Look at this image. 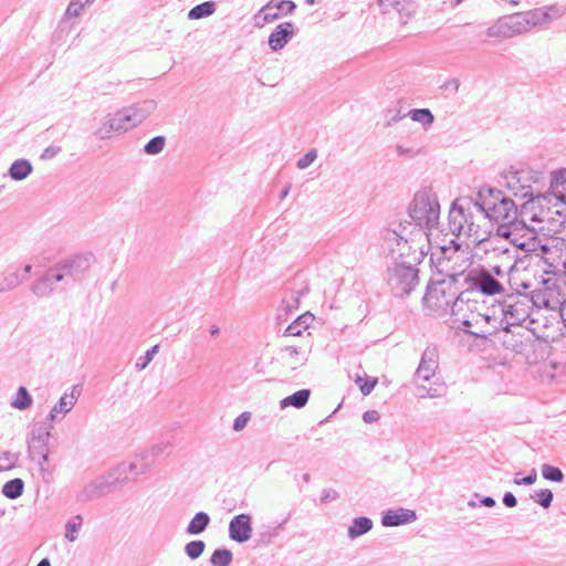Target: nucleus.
<instances>
[{
	"instance_id": "f257e3e1",
	"label": "nucleus",
	"mask_w": 566,
	"mask_h": 566,
	"mask_svg": "<svg viewBox=\"0 0 566 566\" xmlns=\"http://www.w3.org/2000/svg\"><path fill=\"white\" fill-rule=\"evenodd\" d=\"M94 261L92 253H76L62 259L43 271L35 272L31 292L38 297H49L81 282Z\"/></svg>"
},
{
	"instance_id": "f03ea898",
	"label": "nucleus",
	"mask_w": 566,
	"mask_h": 566,
	"mask_svg": "<svg viewBox=\"0 0 566 566\" xmlns=\"http://www.w3.org/2000/svg\"><path fill=\"white\" fill-rule=\"evenodd\" d=\"M566 12V4L555 3L543 8L513 13L500 18L486 30L489 38H511L527 32L534 27H543Z\"/></svg>"
},
{
	"instance_id": "7ed1b4c3",
	"label": "nucleus",
	"mask_w": 566,
	"mask_h": 566,
	"mask_svg": "<svg viewBox=\"0 0 566 566\" xmlns=\"http://www.w3.org/2000/svg\"><path fill=\"white\" fill-rule=\"evenodd\" d=\"M499 185L506 188L513 196L526 199L524 207L532 205L538 207L544 214L543 199L546 178L542 171L528 167H511L500 175Z\"/></svg>"
},
{
	"instance_id": "20e7f679",
	"label": "nucleus",
	"mask_w": 566,
	"mask_h": 566,
	"mask_svg": "<svg viewBox=\"0 0 566 566\" xmlns=\"http://www.w3.org/2000/svg\"><path fill=\"white\" fill-rule=\"evenodd\" d=\"M473 206L483 213L484 218L495 223L496 229L509 228L520 220L517 205L497 188L482 186Z\"/></svg>"
},
{
	"instance_id": "39448f33",
	"label": "nucleus",
	"mask_w": 566,
	"mask_h": 566,
	"mask_svg": "<svg viewBox=\"0 0 566 566\" xmlns=\"http://www.w3.org/2000/svg\"><path fill=\"white\" fill-rule=\"evenodd\" d=\"M463 273V270L450 272L447 274L448 279L428 285L423 296L424 305L434 312H450L452 315H455L464 303L463 296L465 292L459 293L458 290H453L452 286L458 283L459 277H461Z\"/></svg>"
},
{
	"instance_id": "423d86ee",
	"label": "nucleus",
	"mask_w": 566,
	"mask_h": 566,
	"mask_svg": "<svg viewBox=\"0 0 566 566\" xmlns=\"http://www.w3.org/2000/svg\"><path fill=\"white\" fill-rule=\"evenodd\" d=\"M408 216L413 229L418 228V233L428 235L427 231L439 223L440 206L436 195L428 188L417 191L408 207Z\"/></svg>"
},
{
	"instance_id": "0eeeda50",
	"label": "nucleus",
	"mask_w": 566,
	"mask_h": 566,
	"mask_svg": "<svg viewBox=\"0 0 566 566\" xmlns=\"http://www.w3.org/2000/svg\"><path fill=\"white\" fill-rule=\"evenodd\" d=\"M496 234L507 240L516 249L526 253L542 252L546 254L549 249L543 243L534 228L528 227L524 220H518L509 228L496 229Z\"/></svg>"
},
{
	"instance_id": "6e6552de",
	"label": "nucleus",
	"mask_w": 566,
	"mask_h": 566,
	"mask_svg": "<svg viewBox=\"0 0 566 566\" xmlns=\"http://www.w3.org/2000/svg\"><path fill=\"white\" fill-rule=\"evenodd\" d=\"M126 468L134 471L136 464L123 462L106 474L92 480L76 494V501L88 502L105 495L114 484L125 482V478H122V470L126 471Z\"/></svg>"
},
{
	"instance_id": "1a4fd4ad",
	"label": "nucleus",
	"mask_w": 566,
	"mask_h": 566,
	"mask_svg": "<svg viewBox=\"0 0 566 566\" xmlns=\"http://www.w3.org/2000/svg\"><path fill=\"white\" fill-rule=\"evenodd\" d=\"M419 271L406 262L397 263L388 269L387 282L397 297L409 295L419 284Z\"/></svg>"
},
{
	"instance_id": "9d476101",
	"label": "nucleus",
	"mask_w": 566,
	"mask_h": 566,
	"mask_svg": "<svg viewBox=\"0 0 566 566\" xmlns=\"http://www.w3.org/2000/svg\"><path fill=\"white\" fill-rule=\"evenodd\" d=\"M461 277L468 284L465 292L476 291L490 296L504 292L503 284L486 269L465 272Z\"/></svg>"
},
{
	"instance_id": "9b49d317",
	"label": "nucleus",
	"mask_w": 566,
	"mask_h": 566,
	"mask_svg": "<svg viewBox=\"0 0 566 566\" xmlns=\"http://www.w3.org/2000/svg\"><path fill=\"white\" fill-rule=\"evenodd\" d=\"M469 244H465V250L462 249V243L458 242L454 239L450 240L449 245H442L440 247V258L438 259L439 265L446 269L447 271L452 270L457 271L455 269H450L449 263L458 261H461V264L459 265L461 269L465 272V270L470 266L471 261L469 256Z\"/></svg>"
},
{
	"instance_id": "f8f14e48",
	"label": "nucleus",
	"mask_w": 566,
	"mask_h": 566,
	"mask_svg": "<svg viewBox=\"0 0 566 566\" xmlns=\"http://www.w3.org/2000/svg\"><path fill=\"white\" fill-rule=\"evenodd\" d=\"M503 324L502 318H497L494 314H476L473 315V329H464L465 334L474 338L486 339L497 333Z\"/></svg>"
},
{
	"instance_id": "ddd939ff",
	"label": "nucleus",
	"mask_w": 566,
	"mask_h": 566,
	"mask_svg": "<svg viewBox=\"0 0 566 566\" xmlns=\"http://www.w3.org/2000/svg\"><path fill=\"white\" fill-rule=\"evenodd\" d=\"M295 8V2H266L253 17L254 27L263 28L266 23L279 19L283 14H291Z\"/></svg>"
},
{
	"instance_id": "4468645a",
	"label": "nucleus",
	"mask_w": 566,
	"mask_h": 566,
	"mask_svg": "<svg viewBox=\"0 0 566 566\" xmlns=\"http://www.w3.org/2000/svg\"><path fill=\"white\" fill-rule=\"evenodd\" d=\"M251 535L252 516L245 513L233 516L229 523V537L239 544H243L251 538Z\"/></svg>"
},
{
	"instance_id": "2eb2a0df",
	"label": "nucleus",
	"mask_w": 566,
	"mask_h": 566,
	"mask_svg": "<svg viewBox=\"0 0 566 566\" xmlns=\"http://www.w3.org/2000/svg\"><path fill=\"white\" fill-rule=\"evenodd\" d=\"M543 208L554 200L566 205V169L555 171L549 181V191H544Z\"/></svg>"
},
{
	"instance_id": "dca6fc26",
	"label": "nucleus",
	"mask_w": 566,
	"mask_h": 566,
	"mask_svg": "<svg viewBox=\"0 0 566 566\" xmlns=\"http://www.w3.org/2000/svg\"><path fill=\"white\" fill-rule=\"evenodd\" d=\"M411 226V222L403 220L400 221L397 228H388L382 230L381 238L387 245L390 254H396V248L400 247L403 242V248H407V229Z\"/></svg>"
},
{
	"instance_id": "f3484780",
	"label": "nucleus",
	"mask_w": 566,
	"mask_h": 566,
	"mask_svg": "<svg viewBox=\"0 0 566 566\" xmlns=\"http://www.w3.org/2000/svg\"><path fill=\"white\" fill-rule=\"evenodd\" d=\"M90 2H69V7L64 13L63 19L59 23L57 30L53 35V41L59 42L62 40L63 35H67L73 27L74 22H71L73 19L80 17L84 11L85 4Z\"/></svg>"
},
{
	"instance_id": "a211bd4d",
	"label": "nucleus",
	"mask_w": 566,
	"mask_h": 566,
	"mask_svg": "<svg viewBox=\"0 0 566 566\" xmlns=\"http://www.w3.org/2000/svg\"><path fill=\"white\" fill-rule=\"evenodd\" d=\"M51 424L46 423H38L33 427L31 432V442L29 443V450L31 453H33V449H35V443L40 444L41 450V460L39 463L42 465L44 462H48L49 460V451L46 448L49 438L51 436Z\"/></svg>"
},
{
	"instance_id": "6ab92c4d",
	"label": "nucleus",
	"mask_w": 566,
	"mask_h": 566,
	"mask_svg": "<svg viewBox=\"0 0 566 566\" xmlns=\"http://www.w3.org/2000/svg\"><path fill=\"white\" fill-rule=\"evenodd\" d=\"M417 520L413 510L399 507L396 510H387L381 515V525L385 527H395L412 523Z\"/></svg>"
},
{
	"instance_id": "aec40b11",
	"label": "nucleus",
	"mask_w": 566,
	"mask_h": 566,
	"mask_svg": "<svg viewBox=\"0 0 566 566\" xmlns=\"http://www.w3.org/2000/svg\"><path fill=\"white\" fill-rule=\"evenodd\" d=\"M294 33L295 29L292 22L280 23L269 36L270 48L274 52L282 50L293 38Z\"/></svg>"
},
{
	"instance_id": "412c9836",
	"label": "nucleus",
	"mask_w": 566,
	"mask_h": 566,
	"mask_svg": "<svg viewBox=\"0 0 566 566\" xmlns=\"http://www.w3.org/2000/svg\"><path fill=\"white\" fill-rule=\"evenodd\" d=\"M156 106L157 105L154 99H145L143 102L136 103L129 107L124 108L128 115L125 118H128L130 125L135 127L145 120L156 109Z\"/></svg>"
},
{
	"instance_id": "4be33fe9",
	"label": "nucleus",
	"mask_w": 566,
	"mask_h": 566,
	"mask_svg": "<svg viewBox=\"0 0 566 566\" xmlns=\"http://www.w3.org/2000/svg\"><path fill=\"white\" fill-rule=\"evenodd\" d=\"M307 292L308 287L306 285L296 287V280L290 283L284 291L281 310H283L286 315L292 313L294 310H297L300 306L301 296Z\"/></svg>"
},
{
	"instance_id": "5701e85b",
	"label": "nucleus",
	"mask_w": 566,
	"mask_h": 566,
	"mask_svg": "<svg viewBox=\"0 0 566 566\" xmlns=\"http://www.w3.org/2000/svg\"><path fill=\"white\" fill-rule=\"evenodd\" d=\"M80 395L81 389L78 388V386H73L70 392L65 391L63 396L59 399V401L54 405V407L51 409L49 413V419L51 421H54L57 413H62L64 416L67 412H70L74 405L76 403Z\"/></svg>"
},
{
	"instance_id": "b1692460",
	"label": "nucleus",
	"mask_w": 566,
	"mask_h": 566,
	"mask_svg": "<svg viewBox=\"0 0 566 566\" xmlns=\"http://www.w3.org/2000/svg\"><path fill=\"white\" fill-rule=\"evenodd\" d=\"M449 230L450 232L459 237L464 234L465 223V208L462 205L453 203L449 211Z\"/></svg>"
},
{
	"instance_id": "393cba45",
	"label": "nucleus",
	"mask_w": 566,
	"mask_h": 566,
	"mask_svg": "<svg viewBox=\"0 0 566 566\" xmlns=\"http://www.w3.org/2000/svg\"><path fill=\"white\" fill-rule=\"evenodd\" d=\"M211 522V518L208 513L206 512H198L195 514V516L190 520L186 527V533L189 535H200L203 533L207 527L209 526Z\"/></svg>"
},
{
	"instance_id": "a878e982",
	"label": "nucleus",
	"mask_w": 566,
	"mask_h": 566,
	"mask_svg": "<svg viewBox=\"0 0 566 566\" xmlns=\"http://www.w3.org/2000/svg\"><path fill=\"white\" fill-rule=\"evenodd\" d=\"M310 396H311L310 389H300V390L293 392L292 395L283 398L280 401V407L283 409V408L292 406L294 408L301 409V408L305 407V405L307 403V401L310 399Z\"/></svg>"
},
{
	"instance_id": "bb28decb",
	"label": "nucleus",
	"mask_w": 566,
	"mask_h": 566,
	"mask_svg": "<svg viewBox=\"0 0 566 566\" xmlns=\"http://www.w3.org/2000/svg\"><path fill=\"white\" fill-rule=\"evenodd\" d=\"M32 170L33 168L31 163L28 159L21 158L11 164L8 174L11 179L20 181L25 179Z\"/></svg>"
},
{
	"instance_id": "cd10ccee",
	"label": "nucleus",
	"mask_w": 566,
	"mask_h": 566,
	"mask_svg": "<svg viewBox=\"0 0 566 566\" xmlns=\"http://www.w3.org/2000/svg\"><path fill=\"white\" fill-rule=\"evenodd\" d=\"M373 528V521L366 516L355 517L352 522V525L348 527V536L354 539L366 533H368Z\"/></svg>"
},
{
	"instance_id": "c85d7f7f",
	"label": "nucleus",
	"mask_w": 566,
	"mask_h": 566,
	"mask_svg": "<svg viewBox=\"0 0 566 566\" xmlns=\"http://www.w3.org/2000/svg\"><path fill=\"white\" fill-rule=\"evenodd\" d=\"M438 368V363L436 358L430 357L429 360L421 359L416 373L415 378L417 381H429L432 376H434V371Z\"/></svg>"
},
{
	"instance_id": "c756f323",
	"label": "nucleus",
	"mask_w": 566,
	"mask_h": 566,
	"mask_svg": "<svg viewBox=\"0 0 566 566\" xmlns=\"http://www.w3.org/2000/svg\"><path fill=\"white\" fill-rule=\"evenodd\" d=\"M313 321L314 316L311 313L302 314L287 326L284 335L300 336L302 329H306Z\"/></svg>"
},
{
	"instance_id": "7c9ffc66",
	"label": "nucleus",
	"mask_w": 566,
	"mask_h": 566,
	"mask_svg": "<svg viewBox=\"0 0 566 566\" xmlns=\"http://www.w3.org/2000/svg\"><path fill=\"white\" fill-rule=\"evenodd\" d=\"M23 490L24 482L21 479L15 478L4 483L1 492L6 497L10 500H15L22 495Z\"/></svg>"
},
{
	"instance_id": "2f4dec72",
	"label": "nucleus",
	"mask_w": 566,
	"mask_h": 566,
	"mask_svg": "<svg viewBox=\"0 0 566 566\" xmlns=\"http://www.w3.org/2000/svg\"><path fill=\"white\" fill-rule=\"evenodd\" d=\"M33 399L24 386H20L17 390L14 399L11 401V407L18 410H27L32 406Z\"/></svg>"
},
{
	"instance_id": "473e14b6",
	"label": "nucleus",
	"mask_w": 566,
	"mask_h": 566,
	"mask_svg": "<svg viewBox=\"0 0 566 566\" xmlns=\"http://www.w3.org/2000/svg\"><path fill=\"white\" fill-rule=\"evenodd\" d=\"M233 560V554L229 548H216L210 557L212 566H230Z\"/></svg>"
},
{
	"instance_id": "72a5a7b5",
	"label": "nucleus",
	"mask_w": 566,
	"mask_h": 566,
	"mask_svg": "<svg viewBox=\"0 0 566 566\" xmlns=\"http://www.w3.org/2000/svg\"><path fill=\"white\" fill-rule=\"evenodd\" d=\"M216 11V2H200L188 12L190 20H198L213 14Z\"/></svg>"
},
{
	"instance_id": "f704fd0d",
	"label": "nucleus",
	"mask_w": 566,
	"mask_h": 566,
	"mask_svg": "<svg viewBox=\"0 0 566 566\" xmlns=\"http://www.w3.org/2000/svg\"><path fill=\"white\" fill-rule=\"evenodd\" d=\"M408 115L413 122L421 123L424 128L434 122V116L429 108H413L409 111Z\"/></svg>"
},
{
	"instance_id": "c9c22d12",
	"label": "nucleus",
	"mask_w": 566,
	"mask_h": 566,
	"mask_svg": "<svg viewBox=\"0 0 566 566\" xmlns=\"http://www.w3.org/2000/svg\"><path fill=\"white\" fill-rule=\"evenodd\" d=\"M82 524L83 517L81 515H75L69 520L65 524V538L70 542H75Z\"/></svg>"
},
{
	"instance_id": "e433bc0d",
	"label": "nucleus",
	"mask_w": 566,
	"mask_h": 566,
	"mask_svg": "<svg viewBox=\"0 0 566 566\" xmlns=\"http://www.w3.org/2000/svg\"><path fill=\"white\" fill-rule=\"evenodd\" d=\"M541 471L543 478L552 482L562 483L565 479L563 471L559 468L552 464H543Z\"/></svg>"
},
{
	"instance_id": "4c0bfd02",
	"label": "nucleus",
	"mask_w": 566,
	"mask_h": 566,
	"mask_svg": "<svg viewBox=\"0 0 566 566\" xmlns=\"http://www.w3.org/2000/svg\"><path fill=\"white\" fill-rule=\"evenodd\" d=\"M127 116V112H125L123 108L122 111H118L114 117L108 118L111 123H114V126L116 127L115 133H124L134 127L130 125V122H128V118H124Z\"/></svg>"
},
{
	"instance_id": "58836bf2",
	"label": "nucleus",
	"mask_w": 566,
	"mask_h": 566,
	"mask_svg": "<svg viewBox=\"0 0 566 566\" xmlns=\"http://www.w3.org/2000/svg\"><path fill=\"white\" fill-rule=\"evenodd\" d=\"M206 544L201 539H195L185 545V553L190 559L199 558L205 552Z\"/></svg>"
},
{
	"instance_id": "ea45409f",
	"label": "nucleus",
	"mask_w": 566,
	"mask_h": 566,
	"mask_svg": "<svg viewBox=\"0 0 566 566\" xmlns=\"http://www.w3.org/2000/svg\"><path fill=\"white\" fill-rule=\"evenodd\" d=\"M165 144L166 138L164 136H156L146 143L144 151L147 155H157L164 149Z\"/></svg>"
},
{
	"instance_id": "a19ab883",
	"label": "nucleus",
	"mask_w": 566,
	"mask_h": 566,
	"mask_svg": "<svg viewBox=\"0 0 566 566\" xmlns=\"http://www.w3.org/2000/svg\"><path fill=\"white\" fill-rule=\"evenodd\" d=\"M158 350H159V344L150 347L143 356H140L136 360L135 368L138 371L145 369L150 364V361L154 359V357L158 353Z\"/></svg>"
},
{
	"instance_id": "79ce46f5",
	"label": "nucleus",
	"mask_w": 566,
	"mask_h": 566,
	"mask_svg": "<svg viewBox=\"0 0 566 566\" xmlns=\"http://www.w3.org/2000/svg\"><path fill=\"white\" fill-rule=\"evenodd\" d=\"M532 497L538 503L543 509H548L552 505L554 494L549 489H542L535 492Z\"/></svg>"
},
{
	"instance_id": "37998d69",
	"label": "nucleus",
	"mask_w": 566,
	"mask_h": 566,
	"mask_svg": "<svg viewBox=\"0 0 566 566\" xmlns=\"http://www.w3.org/2000/svg\"><path fill=\"white\" fill-rule=\"evenodd\" d=\"M18 285H20V282L15 271L10 272L0 280V293L13 290Z\"/></svg>"
},
{
	"instance_id": "c03bdc74",
	"label": "nucleus",
	"mask_w": 566,
	"mask_h": 566,
	"mask_svg": "<svg viewBox=\"0 0 566 566\" xmlns=\"http://www.w3.org/2000/svg\"><path fill=\"white\" fill-rule=\"evenodd\" d=\"M377 382H378L377 378L368 377L365 380H363V378L358 376L356 379V384H358L359 389L364 396H368L374 390Z\"/></svg>"
},
{
	"instance_id": "a18cd8bd",
	"label": "nucleus",
	"mask_w": 566,
	"mask_h": 566,
	"mask_svg": "<svg viewBox=\"0 0 566 566\" xmlns=\"http://www.w3.org/2000/svg\"><path fill=\"white\" fill-rule=\"evenodd\" d=\"M134 463L136 464V468L134 469V471H130L128 468H126V471L122 470V478H125V481L127 480L128 473H134L136 475L144 474L148 471L149 465H150L148 462H146L145 458H143L138 461H135Z\"/></svg>"
},
{
	"instance_id": "49530a36",
	"label": "nucleus",
	"mask_w": 566,
	"mask_h": 566,
	"mask_svg": "<svg viewBox=\"0 0 566 566\" xmlns=\"http://www.w3.org/2000/svg\"><path fill=\"white\" fill-rule=\"evenodd\" d=\"M317 158V151L316 149H310L303 157H301L297 163L296 167L298 169H306L308 166H311L314 160Z\"/></svg>"
},
{
	"instance_id": "de8ad7c7",
	"label": "nucleus",
	"mask_w": 566,
	"mask_h": 566,
	"mask_svg": "<svg viewBox=\"0 0 566 566\" xmlns=\"http://www.w3.org/2000/svg\"><path fill=\"white\" fill-rule=\"evenodd\" d=\"M479 230V226L474 222V217L469 209L465 208V223H464V234L471 237L475 234Z\"/></svg>"
},
{
	"instance_id": "09e8293b",
	"label": "nucleus",
	"mask_w": 566,
	"mask_h": 566,
	"mask_svg": "<svg viewBox=\"0 0 566 566\" xmlns=\"http://www.w3.org/2000/svg\"><path fill=\"white\" fill-rule=\"evenodd\" d=\"M0 461H4L3 463H0L1 470H10L14 468L15 462L18 461V454H14L10 451H4L2 453V457H0Z\"/></svg>"
},
{
	"instance_id": "8fccbe9b",
	"label": "nucleus",
	"mask_w": 566,
	"mask_h": 566,
	"mask_svg": "<svg viewBox=\"0 0 566 566\" xmlns=\"http://www.w3.org/2000/svg\"><path fill=\"white\" fill-rule=\"evenodd\" d=\"M116 127L114 126V123H111L109 119L105 120L103 126L95 133V135L99 139H106L112 136L113 133H115Z\"/></svg>"
},
{
	"instance_id": "3c124183",
	"label": "nucleus",
	"mask_w": 566,
	"mask_h": 566,
	"mask_svg": "<svg viewBox=\"0 0 566 566\" xmlns=\"http://www.w3.org/2000/svg\"><path fill=\"white\" fill-rule=\"evenodd\" d=\"M536 479H537V473L536 471L533 469L531 470V472L524 476V478H518L517 475L515 476L514 479V483L517 484V485H532L536 482Z\"/></svg>"
},
{
	"instance_id": "603ef678",
	"label": "nucleus",
	"mask_w": 566,
	"mask_h": 566,
	"mask_svg": "<svg viewBox=\"0 0 566 566\" xmlns=\"http://www.w3.org/2000/svg\"><path fill=\"white\" fill-rule=\"evenodd\" d=\"M250 420V413L249 412H242L240 416H238L233 421V430L234 431H241L245 428L248 424V421Z\"/></svg>"
},
{
	"instance_id": "864d4df0",
	"label": "nucleus",
	"mask_w": 566,
	"mask_h": 566,
	"mask_svg": "<svg viewBox=\"0 0 566 566\" xmlns=\"http://www.w3.org/2000/svg\"><path fill=\"white\" fill-rule=\"evenodd\" d=\"M339 497V493L333 489H324L321 496V502L323 504H327L329 502L336 501Z\"/></svg>"
},
{
	"instance_id": "5fc2aeb1",
	"label": "nucleus",
	"mask_w": 566,
	"mask_h": 566,
	"mask_svg": "<svg viewBox=\"0 0 566 566\" xmlns=\"http://www.w3.org/2000/svg\"><path fill=\"white\" fill-rule=\"evenodd\" d=\"M389 6H391L397 13L401 17L403 11H408L407 15L410 14V8L415 4V2H388Z\"/></svg>"
},
{
	"instance_id": "6e6d98bb",
	"label": "nucleus",
	"mask_w": 566,
	"mask_h": 566,
	"mask_svg": "<svg viewBox=\"0 0 566 566\" xmlns=\"http://www.w3.org/2000/svg\"><path fill=\"white\" fill-rule=\"evenodd\" d=\"M32 268L31 264H25L21 270H15L20 284L29 280Z\"/></svg>"
},
{
	"instance_id": "4d7b16f0",
	"label": "nucleus",
	"mask_w": 566,
	"mask_h": 566,
	"mask_svg": "<svg viewBox=\"0 0 566 566\" xmlns=\"http://www.w3.org/2000/svg\"><path fill=\"white\" fill-rule=\"evenodd\" d=\"M502 501L506 507H515L517 504L516 496L512 492H505Z\"/></svg>"
},
{
	"instance_id": "13d9d810",
	"label": "nucleus",
	"mask_w": 566,
	"mask_h": 566,
	"mask_svg": "<svg viewBox=\"0 0 566 566\" xmlns=\"http://www.w3.org/2000/svg\"><path fill=\"white\" fill-rule=\"evenodd\" d=\"M378 419H379V413L376 410H368V411H365L363 415V420L366 423L375 422Z\"/></svg>"
},
{
	"instance_id": "bf43d9fd",
	"label": "nucleus",
	"mask_w": 566,
	"mask_h": 566,
	"mask_svg": "<svg viewBox=\"0 0 566 566\" xmlns=\"http://www.w3.org/2000/svg\"><path fill=\"white\" fill-rule=\"evenodd\" d=\"M410 245H409V238L407 237V248H403V242L401 243L400 247H397L396 248V253H397V256L398 258H406L409 255V250H410Z\"/></svg>"
},
{
	"instance_id": "052dcab7",
	"label": "nucleus",
	"mask_w": 566,
	"mask_h": 566,
	"mask_svg": "<svg viewBox=\"0 0 566 566\" xmlns=\"http://www.w3.org/2000/svg\"><path fill=\"white\" fill-rule=\"evenodd\" d=\"M61 150L60 147H55V146H50L48 148L44 149L43 154H42V158L44 159H51L53 158L59 151Z\"/></svg>"
},
{
	"instance_id": "680f3d73",
	"label": "nucleus",
	"mask_w": 566,
	"mask_h": 566,
	"mask_svg": "<svg viewBox=\"0 0 566 566\" xmlns=\"http://www.w3.org/2000/svg\"><path fill=\"white\" fill-rule=\"evenodd\" d=\"M396 150H397V153H398V155H399V156L413 157V156H415V154H416V153L413 151V149H411V148H406V147H403V146H401V145H397Z\"/></svg>"
},
{
	"instance_id": "e2e57ef3",
	"label": "nucleus",
	"mask_w": 566,
	"mask_h": 566,
	"mask_svg": "<svg viewBox=\"0 0 566 566\" xmlns=\"http://www.w3.org/2000/svg\"><path fill=\"white\" fill-rule=\"evenodd\" d=\"M480 504L486 507L495 506L496 502L492 496H481Z\"/></svg>"
},
{
	"instance_id": "0e129e2a",
	"label": "nucleus",
	"mask_w": 566,
	"mask_h": 566,
	"mask_svg": "<svg viewBox=\"0 0 566 566\" xmlns=\"http://www.w3.org/2000/svg\"><path fill=\"white\" fill-rule=\"evenodd\" d=\"M459 80L452 78L449 82L446 83V90H452L453 92H457L459 90Z\"/></svg>"
},
{
	"instance_id": "69168bd1",
	"label": "nucleus",
	"mask_w": 566,
	"mask_h": 566,
	"mask_svg": "<svg viewBox=\"0 0 566 566\" xmlns=\"http://www.w3.org/2000/svg\"><path fill=\"white\" fill-rule=\"evenodd\" d=\"M473 328V317L471 319H463L461 322L460 329L464 332V329H472Z\"/></svg>"
},
{
	"instance_id": "338daca9",
	"label": "nucleus",
	"mask_w": 566,
	"mask_h": 566,
	"mask_svg": "<svg viewBox=\"0 0 566 566\" xmlns=\"http://www.w3.org/2000/svg\"><path fill=\"white\" fill-rule=\"evenodd\" d=\"M416 395L419 398H426L427 397V387L424 385H418L417 386V392Z\"/></svg>"
},
{
	"instance_id": "774afa93",
	"label": "nucleus",
	"mask_w": 566,
	"mask_h": 566,
	"mask_svg": "<svg viewBox=\"0 0 566 566\" xmlns=\"http://www.w3.org/2000/svg\"><path fill=\"white\" fill-rule=\"evenodd\" d=\"M559 312H560V317H562V319L564 322V325L566 327V300L560 304Z\"/></svg>"
}]
</instances>
